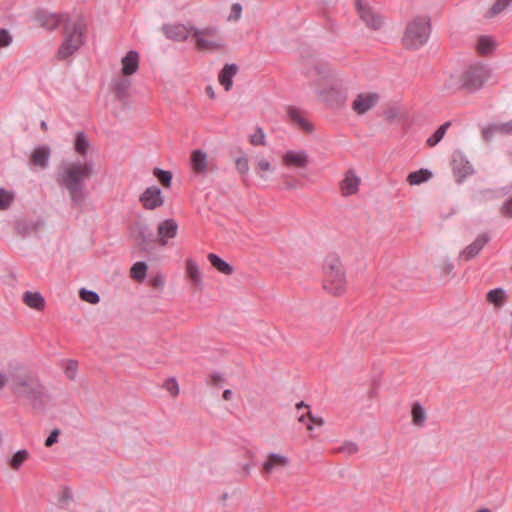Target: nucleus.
I'll return each instance as SVG.
<instances>
[{
    "label": "nucleus",
    "mask_w": 512,
    "mask_h": 512,
    "mask_svg": "<svg viewBox=\"0 0 512 512\" xmlns=\"http://www.w3.org/2000/svg\"><path fill=\"white\" fill-rule=\"evenodd\" d=\"M93 172L94 164L92 161L70 162L59 168L56 181L60 187L68 191L73 205H82L85 201L87 197L85 181L93 175Z\"/></svg>",
    "instance_id": "1"
},
{
    "label": "nucleus",
    "mask_w": 512,
    "mask_h": 512,
    "mask_svg": "<svg viewBox=\"0 0 512 512\" xmlns=\"http://www.w3.org/2000/svg\"><path fill=\"white\" fill-rule=\"evenodd\" d=\"M9 366L12 393L32 404L40 403L44 397V386L36 373L19 363H9Z\"/></svg>",
    "instance_id": "2"
},
{
    "label": "nucleus",
    "mask_w": 512,
    "mask_h": 512,
    "mask_svg": "<svg viewBox=\"0 0 512 512\" xmlns=\"http://www.w3.org/2000/svg\"><path fill=\"white\" fill-rule=\"evenodd\" d=\"M323 288L334 296H340L346 291V276L340 258L336 254L325 257L323 264Z\"/></svg>",
    "instance_id": "3"
},
{
    "label": "nucleus",
    "mask_w": 512,
    "mask_h": 512,
    "mask_svg": "<svg viewBox=\"0 0 512 512\" xmlns=\"http://www.w3.org/2000/svg\"><path fill=\"white\" fill-rule=\"evenodd\" d=\"M431 24L427 16H417L405 28L402 43L405 48L415 50L422 47L430 36Z\"/></svg>",
    "instance_id": "4"
},
{
    "label": "nucleus",
    "mask_w": 512,
    "mask_h": 512,
    "mask_svg": "<svg viewBox=\"0 0 512 512\" xmlns=\"http://www.w3.org/2000/svg\"><path fill=\"white\" fill-rule=\"evenodd\" d=\"M196 48L203 52H216L225 48V41L214 26L192 28Z\"/></svg>",
    "instance_id": "5"
},
{
    "label": "nucleus",
    "mask_w": 512,
    "mask_h": 512,
    "mask_svg": "<svg viewBox=\"0 0 512 512\" xmlns=\"http://www.w3.org/2000/svg\"><path fill=\"white\" fill-rule=\"evenodd\" d=\"M83 44V31L79 24L73 23L65 26L64 41L58 50V56L65 59L74 54Z\"/></svg>",
    "instance_id": "6"
},
{
    "label": "nucleus",
    "mask_w": 512,
    "mask_h": 512,
    "mask_svg": "<svg viewBox=\"0 0 512 512\" xmlns=\"http://www.w3.org/2000/svg\"><path fill=\"white\" fill-rule=\"evenodd\" d=\"M463 89L475 91L480 89L488 78V71L482 64L469 66L460 76Z\"/></svg>",
    "instance_id": "7"
},
{
    "label": "nucleus",
    "mask_w": 512,
    "mask_h": 512,
    "mask_svg": "<svg viewBox=\"0 0 512 512\" xmlns=\"http://www.w3.org/2000/svg\"><path fill=\"white\" fill-rule=\"evenodd\" d=\"M190 167L194 174L200 176L217 170V166L212 160H209L207 152L202 149H195L191 152Z\"/></svg>",
    "instance_id": "8"
},
{
    "label": "nucleus",
    "mask_w": 512,
    "mask_h": 512,
    "mask_svg": "<svg viewBox=\"0 0 512 512\" xmlns=\"http://www.w3.org/2000/svg\"><path fill=\"white\" fill-rule=\"evenodd\" d=\"M319 95L329 107H338L345 103L347 90L340 83L334 82L328 88L320 91Z\"/></svg>",
    "instance_id": "9"
},
{
    "label": "nucleus",
    "mask_w": 512,
    "mask_h": 512,
    "mask_svg": "<svg viewBox=\"0 0 512 512\" xmlns=\"http://www.w3.org/2000/svg\"><path fill=\"white\" fill-rule=\"evenodd\" d=\"M380 96L376 92L359 93L351 103V109L357 115H364L373 109L379 102Z\"/></svg>",
    "instance_id": "10"
},
{
    "label": "nucleus",
    "mask_w": 512,
    "mask_h": 512,
    "mask_svg": "<svg viewBox=\"0 0 512 512\" xmlns=\"http://www.w3.org/2000/svg\"><path fill=\"white\" fill-rule=\"evenodd\" d=\"M361 184L360 177L353 169H349L344 173L343 179L339 183L340 193L343 197L355 195L359 191Z\"/></svg>",
    "instance_id": "11"
},
{
    "label": "nucleus",
    "mask_w": 512,
    "mask_h": 512,
    "mask_svg": "<svg viewBox=\"0 0 512 512\" xmlns=\"http://www.w3.org/2000/svg\"><path fill=\"white\" fill-rule=\"evenodd\" d=\"M139 201L146 210H154L164 204V198L160 188L150 186L140 195Z\"/></svg>",
    "instance_id": "12"
},
{
    "label": "nucleus",
    "mask_w": 512,
    "mask_h": 512,
    "mask_svg": "<svg viewBox=\"0 0 512 512\" xmlns=\"http://www.w3.org/2000/svg\"><path fill=\"white\" fill-rule=\"evenodd\" d=\"M356 7L360 18L367 25V27L374 30H377L381 27L383 23L382 18L376 14L367 4L363 3L361 0H356Z\"/></svg>",
    "instance_id": "13"
},
{
    "label": "nucleus",
    "mask_w": 512,
    "mask_h": 512,
    "mask_svg": "<svg viewBox=\"0 0 512 512\" xmlns=\"http://www.w3.org/2000/svg\"><path fill=\"white\" fill-rule=\"evenodd\" d=\"M34 20L39 26L50 31L57 29L62 21L61 15L43 9L35 12Z\"/></svg>",
    "instance_id": "14"
},
{
    "label": "nucleus",
    "mask_w": 512,
    "mask_h": 512,
    "mask_svg": "<svg viewBox=\"0 0 512 512\" xmlns=\"http://www.w3.org/2000/svg\"><path fill=\"white\" fill-rule=\"evenodd\" d=\"M282 163L287 167L306 168L309 164V157L304 150H289L282 156Z\"/></svg>",
    "instance_id": "15"
},
{
    "label": "nucleus",
    "mask_w": 512,
    "mask_h": 512,
    "mask_svg": "<svg viewBox=\"0 0 512 512\" xmlns=\"http://www.w3.org/2000/svg\"><path fill=\"white\" fill-rule=\"evenodd\" d=\"M178 231V224L174 219H166L157 227L158 243L161 246L168 244V239L175 238Z\"/></svg>",
    "instance_id": "16"
},
{
    "label": "nucleus",
    "mask_w": 512,
    "mask_h": 512,
    "mask_svg": "<svg viewBox=\"0 0 512 512\" xmlns=\"http://www.w3.org/2000/svg\"><path fill=\"white\" fill-rule=\"evenodd\" d=\"M193 27H187L183 24L164 25L162 31L165 36L173 41L183 42L189 37L190 32L193 33Z\"/></svg>",
    "instance_id": "17"
},
{
    "label": "nucleus",
    "mask_w": 512,
    "mask_h": 512,
    "mask_svg": "<svg viewBox=\"0 0 512 512\" xmlns=\"http://www.w3.org/2000/svg\"><path fill=\"white\" fill-rule=\"evenodd\" d=\"M286 111L292 124L297 125L298 128L306 133H311L314 130L312 123L305 118L303 111L295 106H288Z\"/></svg>",
    "instance_id": "18"
},
{
    "label": "nucleus",
    "mask_w": 512,
    "mask_h": 512,
    "mask_svg": "<svg viewBox=\"0 0 512 512\" xmlns=\"http://www.w3.org/2000/svg\"><path fill=\"white\" fill-rule=\"evenodd\" d=\"M288 464V457L277 453H270L262 465V471L265 474H270L273 470L286 467Z\"/></svg>",
    "instance_id": "19"
},
{
    "label": "nucleus",
    "mask_w": 512,
    "mask_h": 512,
    "mask_svg": "<svg viewBox=\"0 0 512 512\" xmlns=\"http://www.w3.org/2000/svg\"><path fill=\"white\" fill-rule=\"evenodd\" d=\"M489 236L487 234L479 235L473 243L468 245L462 252L461 257L465 260H470L474 258L478 253L483 249V247L488 243Z\"/></svg>",
    "instance_id": "20"
},
{
    "label": "nucleus",
    "mask_w": 512,
    "mask_h": 512,
    "mask_svg": "<svg viewBox=\"0 0 512 512\" xmlns=\"http://www.w3.org/2000/svg\"><path fill=\"white\" fill-rule=\"evenodd\" d=\"M122 73L124 76H130L137 72L139 68V55L136 51H129L121 60Z\"/></svg>",
    "instance_id": "21"
},
{
    "label": "nucleus",
    "mask_w": 512,
    "mask_h": 512,
    "mask_svg": "<svg viewBox=\"0 0 512 512\" xmlns=\"http://www.w3.org/2000/svg\"><path fill=\"white\" fill-rule=\"evenodd\" d=\"M50 158V149L48 146H39L36 147L30 157V161L34 166H37L41 169L47 168L49 164Z\"/></svg>",
    "instance_id": "22"
},
{
    "label": "nucleus",
    "mask_w": 512,
    "mask_h": 512,
    "mask_svg": "<svg viewBox=\"0 0 512 512\" xmlns=\"http://www.w3.org/2000/svg\"><path fill=\"white\" fill-rule=\"evenodd\" d=\"M23 303L36 311H43L46 305L45 299L40 292L26 291L22 296Z\"/></svg>",
    "instance_id": "23"
},
{
    "label": "nucleus",
    "mask_w": 512,
    "mask_h": 512,
    "mask_svg": "<svg viewBox=\"0 0 512 512\" xmlns=\"http://www.w3.org/2000/svg\"><path fill=\"white\" fill-rule=\"evenodd\" d=\"M186 276L190 279L192 284L198 289L202 290L203 280L202 273L198 264L193 259L186 260Z\"/></svg>",
    "instance_id": "24"
},
{
    "label": "nucleus",
    "mask_w": 512,
    "mask_h": 512,
    "mask_svg": "<svg viewBox=\"0 0 512 512\" xmlns=\"http://www.w3.org/2000/svg\"><path fill=\"white\" fill-rule=\"evenodd\" d=\"M45 225L42 219L36 221L18 220L15 225V230L22 236H27L31 233L38 232Z\"/></svg>",
    "instance_id": "25"
},
{
    "label": "nucleus",
    "mask_w": 512,
    "mask_h": 512,
    "mask_svg": "<svg viewBox=\"0 0 512 512\" xmlns=\"http://www.w3.org/2000/svg\"><path fill=\"white\" fill-rule=\"evenodd\" d=\"M238 72L236 64H226L218 75L219 83L226 91H229L233 85V77Z\"/></svg>",
    "instance_id": "26"
},
{
    "label": "nucleus",
    "mask_w": 512,
    "mask_h": 512,
    "mask_svg": "<svg viewBox=\"0 0 512 512\" xmlns=\"http://www.w3.org/2000/svg\"><path fill=\"white\" fill-rule=\"evenodd\" d=\"M135 242L137 247L141 251L148 252L152 249L154 239L152 233L147 231V228H142L135 236Z\"/></svg>",
    "instance_id": "27"
},
{
    "label": "nucleus",
    "mask_w": 512,
    "mask_h": 512,
    "mask_svg": "<svg viewBox=\"0 0 512 512\" xmlns=\"http://www.w3.org/2000/svg\"><path fill=\"white\" fill-rule=\"evenodd\" d=\"M207 257L211 265L220 273L224 275H231L234 272V268L228 262L221 259L218 255L209 253Z\"/></svg>",
    "instance_id": "28"
},
{
    "label": "nucleus",
    "mask_w": 512,
    "mask_h": 512,
    "mask_svg": "<svg viewBox=\"0 0 512 512\" xmlns=\"http://www.w3.org/2000/svg\"><path fill=\"white\" fill-rule=\"evenodd\" d=\"M432 177V172L428 169H420L417 171H413L408 174L407 182L410 185H420L426 181H428Z\"/></svg>",
    "instance_id": "29"
},
{
    "label": "nucleus",
    "mask_w": 512,
    "mask_h": 512,
    "mask_svg": "<svg viewBox=\"0 0 512 512\" xmlns=\"http://www.w3.org/2000/svg\"><path fill=\"white\" fill-rule=\"evenodd\" d=\"M129 87L130 81L128 79L119 78L112 83L113 92L120 100H124L127 97Z\"/></svg>",
    "instance_id": "30"
},
{
    "label": "nucleus",
    "mask_w": 512,
    "mask_h": 512,
    "mask_svg": "<svg viewBox=\"0 0 512 512\" xmlns=\"http://www.w3.org/2000/svg\"><path fill=\"white\" fill-rule=\"evenodd\" d=\"M411 415H412V423L415 426H418V427L424 426V424L426 422L427 415H426L425 409L423 408V406L420 403L415 402L412 405Z\"/></svg>",
    "instance_id": "31"
},
{
    "label": "nucleus",
    "mask_w": 512,
    "mask_h": 512,
    "mask_svg": "<svg viewBox=\"0 0 512 512\" xmlns=\"http://www.w3.org/2000/svg\"><path fill=\"white\" fill-rule=\"evenodd\" d=\"M487 301L497 307L504 305L506 301V294L502 288L492 289L487 293Z\"/></svg>",
    "instance_id": "32"
},
{
    "label": "nucleus",
    "mask_w": 512,
    "mask_h": 512,
    "mask_svg": "<svg viewBox=\"0 0 512 512\" xmlns=\"http://www.w3.org/2000/svg\"><path fill=\"white\" fill-rule=\"evenodd\" d=\"M148 266L145 262H136L130 269V277L138 282H142L147 273Z\"/></svg>",
    "instance_id": "33"
},
{
    "label": "nucleus",
    "mask_w": 512,
    "mask_h": 512,
    "mask_svg": "<svg viewBox=\"0 0 512 512\" xmlns=\"http://www.w3.org/2000/svg\"><path fill=\"white\" fill-rule=\"evenodd\" d=\"M451 123L448 121V122H445L443 123L434 133L432 136H430L428 139H427V144L430 146V147H433L435 145H437L444 137L445 133L447 132V129L450 127Z\"/></svg>",
    "instance_id": "34"
},
{
    "label": "nucleus",
    "mask_w": 512,
    "mask_h": 512,
    "mask_svg": "<svg viewBox=\"0 0 512 512\" xmlns=\"http://www.w3.org/2000/svg\"><path fill=\"white\" fill-rule=\"evenodd\" d=\"M15 199V193L5 188H0V210L10 208Z\"/></svg>",
    "instance_id": "35"
},
{
    "label": "nucleus",
    "mask_w": 512,
    "mask_h": 512,
    "mask_svg": "<svg viewBox=\"0 0 512 512\" xmlns=\"http://www.w3.org/2000/svg\"><path fill=\"white\" fill-rule=\"evenodd\" d=\"M495 47L494 40L489 36H482L478 40L477 49L480 54H488Z\"/></svg>",
    "instance_id": "36"
},
{
    "label": "nucleus",
    "mask_w": 512,
    "mask_h": 512,
    "mask_svg": "<svg viewBox=\"0 0 512 512\" xmlns=\"http://www.w3.org/2000/svg\"><path fill=\"white\" fill-rule=\"evenodd\" d=\"M28 457L29 453L27 450H19L13 455L9 465L13 470H18L23 465V463L28 459Z\"/></svg>",
    "instance_id": "37"
},
{
    "label": "nucleus",
    "mask_w": 512,
    "mask_h": 512,
    "mask_svg": "<svg viewBox=\"0 0 512 512\" xmlns=\"http://www.w3.org/2000/svg\"><path fill=\"white\" fill-rule=\"evenodd\" d=\"M89 148V141L87 140L84 133L79 132L75 139V150L80 155H85Z\"/></svg>",
    "instance_id": "38"
},
{
    "label": "nucleus",
    "mask_w": 512,
    "mask_h": 512,
    "mask_svg": "<svg viewBox=\"0 0 512 512\" xmlns=\"http://www.w3.org/2000/svg\"><path fill=\"white\" fill-rule=\"evenodd\" d=\"M153 174L157 179L160 181V183L168 188L171 186L172 182V173L170 171L162 170L160 168H155L153 171Z\"/></svg>",
    "instance_id": "39"
},
{
    "label": "nucleus",
    "mask_w": 512,
    "mask_h": 512,
    "mask_svg": "<svg viewBox=\"0 0 512 512\" xmlns=\"http://www.w3.org/2000/svg\"><path fill=\"white\" fill-rule=\"evenodd\" d=\"M80 298L90 304H97L100 301L99 295L92 290H87L85 288L80 289L79 291Z\"/></svg>",
    "instance_id": "40"
},
{
    "label": "nucleus",
    "mask_w": 512,
    "mask_h": 512,
    "mask_svg": "<svg viewBox=\"0 0 512 512\" xmlns=\"http://www.w3.org/2000/svg\"><path fill=\"white\" fill-rule=\"evenodd\" d=\"M512 3V0H497L491 7L488 16L494 17L499 13L503 12L509 5Z\"/></svg>",
    "instance_id": "41"
},
{
    "label": "nucleus",
    "mask_w": 512,
    "mask_h": 512,
    "mask_svg": "<svg viewBox=\"0 0 512 512\" xmlns=\"http://www.w3.org/2000/svg\"><path fill=\"white\" fill-rule=\"evenodd\" d=\"M250 143L253 146H265V133L261 127H257L254 134L250 136Z\"/></svg>",
    "instance_id": "42"
},
{
    "label": "nucleus",
    "mask_w": 512,
    "mask_h": 512,
    "mask_svg": "<svg viewBox=\"0 0 512 512\" xmlns=\"http://www.w3.org/2000/svg\"><path fill=\"white\" fill-rule=\"evenodd\" d=\"M444 87L446 90L450 92L457 91L459 89H463V86L461 85V77L451 75L449 79L446 80Z\"/></svg>",
    "instance_id": "43"
},
{
    "label": "nucleus",
    "mask_w": 512,
    "mask_h": 512,
    "mask_svg": "<svg viewBox=\"0 0 512 512\" xmlns=\"http://www.w3.org/2000/svg\"><path fill=\"white\" fill-rule=\"evenodd\" d=\"M78 370V362L75 360H68L65 367V375L69 380H75Z\"/></svg>",
    "instance_id": "44"
},
{
    "label": "nucleus",
    "mask_w": 512,
    "mask_h": 512,
    "mask_svg": "<svg viewBox=\"0 0 512 512\" xmlns=\"http://www.w3.org/2000/svg\"><path fill=\"white\" fill-rule=\"evenodd\" d=\"M235 165L240 174L245 175L249 171V163L247 156L238 157L235 160Z\"/></svg>",
    "instance_id": "45"
},
{
    "label": "nucleus",
    "mask_w": 512,
    "mask_h": 512,
    "mask_svg": "<svg viewBox=\"0 0 512 512\" xmlns=\"http://www.w3.org/2000/svg\"><path fill=\"white\" fill-rule=\"evenodd\" d=\"M164 388L171 394V396L176 397L179 394V386L175 378H169L164 383Z\"/></svg>",
    "instance_id": "46"
},
{
    "label": "nucleus",
    "mask_w": 512,
    "mask_h": 512,
    "mask_svg": "<svg viewBox=\"0 0 512 512\" xmlns=\"http://www.w3.org/2000/svg\"><path fill=\"white\" fill-rule=\"evenodd\" d=\"M12 36L10 32L5 29H0V48L8 47L12 43Z\"/></svg>",
    "instance_id": "47"
},
{
    "label": "nucleus",
    "mask_w": 512,
    "mask_h": 512,
    "mask_svg": "<svg viewBox=\"0 0 512 512\" xmlns=\"http://www.w3.org/2000/svg\"><path fill=\"white\" fill-rule=\"evenodd\" d=\"M339 451L346 455H353L359 451V447L354 442H346L339 448Z\"/></svg>",
    "instance_id": "48"
},
{
    "label": "nucleus",
    "mask_w": 512,
    "mask_h": 512,
    "mask_svg": "<svg viewBox=\"0 0 512 512\" xmlns=\"http://www.w3.org/2000/svg\"><path fill=\"white\" fill-rule=\"evenodd\" d=\"M495 133H500L499 125L495 124L485 127L482 130L483 139L489 141Z\"/></svg>",
    "instance_id": "49"
},
{
    "label": "nucleus",
    "mask_w": 512,
    "mask_h": 512,
    "mask_svg": "<svg viewBox=\"0 0 512 512\" xmlns=\"http://www.w3.org/2000/svg\"><path fill=\"white\" fill-rule=\"evenodd\" d=\"M165 284V278L162 274H156L150 278V285L155 289H163Z\"/></svg>",
    "instance_id": "50"
},
{
    "label": "nucleus",
    "mask_w": 512,
    "mask_h": 512,
    "mask_svg": "<svg viewBox=\"0 0 512 512\" xmlns=\"http://www.w3.org/2000/svg\"><path fill=\"white\" fill-rule=\"evenodd\" d=\"M256 172H266L271 170V164L270 162L265 158H260L257 160L256 163Z\"/></svg>",
    "instance_id": "51"
},
{
    "label": "nucleus",
    "mask_w": 512,
    "mask_h": 512,
    "mask_svg": "<svg viewBox=\"0 0 512 512\" xmlns=\"http://www.w3.org/2000/svg\"><path fill=\"white\" fill-rule=\"evenodd\" d=\"M307 417L310 420V423L307 425V430H313L312 424L317 426L324 425V420L321 417L314 416L310 411L307 412Z\"/></svg>",
    "instance_id": "52"
},
{
    "label": "nucleus",
    "mask_w": 512,
    "mask_h": 512,
    "mask_svg": "<svg viewBox=\"0 0 512 512\" xmlns=\"http://www.w3.org/2000/svg\"><path fill=\"white\" fill-rule=\"evenodd\" d=\"M501 213L505 217L512 218V197L503 204Z\"/></svg>",
    "instance_id": "53"
},
{
    "label": "nucleus",
    "mask_w": 512,
    "mask_h": 512,
    "mask_svg": "<svg viewBox=\"0 0 512 512\" xmlns=\"http://www.w3.org/2000/svg\"><path fill=\"white\" fill-rule=\"evenodd\" d=\"M59 433L60 432L58 429L53 430L45 440V446L51 447L53 444H55L58 441Z\"/></svg>",
    "instance_id": "54"
},
{
    "label": "nucleus",
    "mask_w": 512,
    "mask_h": 512,
    "mask_svg": "<svg viewBox=\"0 0 512 512\" xmlns=\"http://www.w3.org/2000/svg\"><path fill=\"white\" fill-rule=\"evenodd\" d=\"M453 269H454L453 263L448 260L444 261L443 264L441 265V272L445 275L451 274Z\"/></svg>",
    "instance_id": "55"
},
{
    "label": "nucleus",
    "mask_w": 512,
    "mask_h": 512,
    "mask_svg": "<svg viewBox=\"0 0 512 512\" xmlns=\"http://www.w3.org/2000/svg\"><path fill=\"white\" fill-rule=\"evenodd\" d=\"M8 382H10V373L7 375L0 369V391L4 389Z\"/></svg>",
    "instance_id": "56"
},
{
    "label": "nucleus",
    "mask_w": 512,
    "mask_h": 512,
    "mask_svg": "<svg viewBox=\"0 0 512 512\" xmlns=\"http://www.w3.org/2000/svg\"><path fill=\"white\" fill-rule=\"evenodd\" d=\"M287 180L284 182V187L287 190H295L298 188V182L294 179H291L289 176H286Z\"/></svg>",
    "instance_id": "57"
},
{
    "label": "nucleus",
    "mask_w": 512,
    "mask_h": 512,
    "mask_svg": "<svg viewBox=\"0 0 512 512\" xmlns=\"http://www.w3.org/2000/svg\"><path fill=\"white\" fill-rule=\"evenodd\" d=\"M241 11H242L241 5L239 3H234L232 5V13H231L229 19H232L233 17L235 19H238L240 17Z\"/></svg>",
    "instance_id": "58"
},
{
    "label": "nucleus",
    "mask_w": 512,
    "mask_h": 512,
    "mask_svg": "<svg viewBox=\"0 0 512 512\" xmlns=\"http://www.w3.org/2000/svg\"><path fill=\"white\" fill-rule=\"evenodd\" d=\"M500 133L512 134V120L503 124H499Z\"/></svg>",
    "instance_id": "59"
},
{
    "label": "nucleus",
    "mask_w": 512,
    "mask_h": 512,
    "mask_svg": "<svg viewBox=\"0 0 512 512\" xmlns=\"http://www.w3.org/2000/svg\"><path fill=\"white\" fill-rule=\"evenodd\" d=\"M222 381H223V377H222V375L220 373H213L211 375V382L213 384H218V383H220Z\"/></svg>",
    "instance_id": "60"
},
{
    "label": "nucleus",
    "mask_w": 512,
    "mask_h": 512,
    "mask_svg": "<svg viewBox=\"0 0 512 512\" xmlns=\"http://www.w3.org/2000/svg\"><path fill=\"white\" fill-rule=\"evenodd\" d=\"M222 397L224 400L229 401L232 397V391L230 389L224 390Z\"/></svg>",
    "instance_id": "61"
},
{
    "label": "nucleus",
    "mask_w": 512,
    "mask_h": 512,
    "mask_svg": "<svg viewBox=\"0 0 512 512\" xmlns=\"http://www.w3.org/2000/svg\"><path fill=\"white\" fill-rule=\"evenodd\" d=\"M206 94L210 97V98H214L215 97V93H214V90L212 89L211 86H208L206 88Z\"/></svg>",
    "instance_id": "62"
},
{
    "label": "nucleus",
    "mask_w": 512,
    "mask_h": 512,
    "mask_svg": "<svg viewBox=\"0 0 512 512\" xmlns=\"http://www.w3.org/2000/svg\"><path fill=\"white\" fill-rule=\"evenodd\" d=\"M296 408L299 410L301 408H309L307 404H305L303 401L296 404Z\"/></svg>",
    "instance_id": "63"
},
{
    "label": "nucleus",
    "mask_w": 512,
    "mask_h": 512,
    "mask_svg": "<svg viewBox=\"0 0 512 512\" xmlns=\"http://www.w3.org/2000/svg\"><path fill=\"white\" fill-rule=\"evenodd\" d=\"M40 126H41L43 131H47L48 126H47V123L45 121H41Z\"/></svg>",
    "instance_id": "64"
}]
</instances>
